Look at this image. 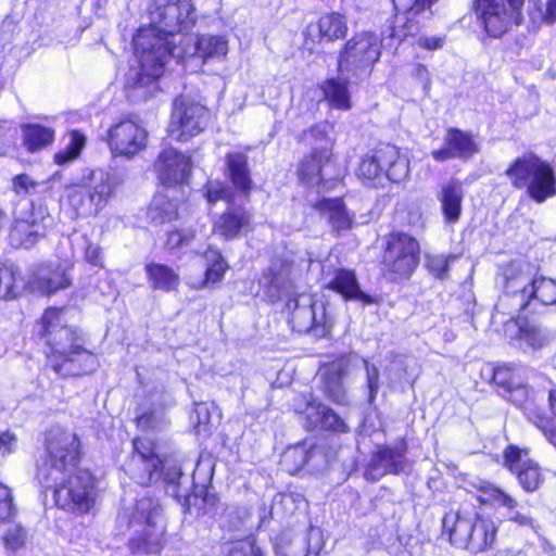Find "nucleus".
Instances as JSON below:
<instances>
[{"mask_svg": "<svg viewBox=\"0 0 556 556\" xmlns=\"http://www.w3.org/2000/svg\"><path fill=\"white\" fill-rule=\"evenodd\" d=\"M254 230L253 213L244 204L229 203L212 223V235L225 242L237 240Z\"/></svg>", "mask_w": 556, "mask_h": 556, "instance_id": "4be33fe9", "label": "nucleus"}, {"mask_svg": "<svg viewBox=\"0 0 556 556\" xmlns=\"http://www.w3.org/2000/svg\"><path fill=\"white\" fill-rule=\"evenodd\" d=\"M289 311L288 323L293 332L312 334L316 339L328 338L333 327V318L328 314L326 305L316 302L300 304V294H294L286 301Z\"/></svg>", "mask_w": 556, "mask_h": 556, "instance_id": "f8f14e48", "label": "nucleus"}, {"mask_svg": "<svg viewBox=\"0 0 556 556\" xmlns=\"http://www.w3.org/2000/svg\"><path fill=\"white\" fill-rule=\"evenodd\" d=\"M311 207L326 214L329 225L337 232L350 230L354 225V215L348 210L343 197L318 198Z\"/></svg>", "mask_w": 556, "mask_h": 556, "instance_id": "c756f323", "label": "nucleus"}, {"mask_svg": "<svg viewBox=\"0 0 556 556\" xmlns=\"http://www.w3.org/2000/svg\"><path fill=\"white\" fill-rule=\"evenodd\" d=\"M504 174L510 185L534 204H543L556 197V170L552 163L535 152L516 156Z\"/></svg>", "mask_w": 556, "mask_h": 556, "instance_id": "423d86ee", "label": "nucleus"}, {"mask_svg": "<svg viewBox=\"0 0 556 556\" xmlns=\"http://www.w3.org/2000/svg\"><path fill=\"white\" fill-rule=\"evenodd\" d=\"M325 288L339 294L345 302L358 301L363 305L379 304L378 296L367 294L361 289L355 271L350 268H336Z\"/></svg>", "mask_w": 556, "mask_h": 556, "instance_id": "bb28decb", "label": "nucleus"}, {"mask_svg": "<svg viewBox=\"0 0 556 556\" xmlns=\"http://www.w3.org/2000/svg\"><path fill=\"white\" fill-rule=\"evenodd\" d=\"M162 418H159L154 410L148 409L134 418V424L143 433L156 432L160 429Z\"/></svg>", "mask_w": 556, "mask_h": 556, "instance_id": "4d7b16f0", "label": "nucleus"}, {"mask_svg": "<svg viewBox=\"0 0 556 556\" xmlns=\"http://www.w3.org/2000/svg\"><path fill=\"white\" fill-rule=\"evenodd\" d=\"M2 541H3L4 548L8 552L16 553L26 546L27 531L25 530L24 527H22L21 525H17L14 528L10 529L2 536Z\"/></svg>", "mask_w": 556, "mask_h": 556, "instance_id": "6e6d98bb", "label": "nucleus"}, {"mask_svg": "<svg viewBox=\"0 0 556 556\" xmlns=\"http://www.w3.org/2000/svg\"><path fill=\"white\" fill-rule=\"evenodd\" d=\"M225 556H266L254 535H245L228 542Z\"/></svg>", "mask_w": 556, "mask_h": 556, "instance_id": "3c124183", "label": "nucleus"}, {"mask_svg": "<svg viewBox=\"0 0 556 556\" xmlns=\"http://www.w3.org/2000/svg\"><path fill=\"white\" fill-rule=\"evenodd\" d=\"M316 445L299 442L287 446L280 455L279 467L289 476H296L311 463Z\"/></svg>", "mask_w": 556, "mask_h": 556, "instance_id": "4c0bfd02", "label": "nucleus"}, {"mask_svg": "<svg viewBox=\"0 0 556 556\" xmlns=\"http://www.w3.org/2000/svg\"><path fill=\"white\" fill-rule=\"evenodd\" d=\"M197 231L193 228L173 227L168 229L163 239V248L167 252H175L192 245Z\"/></svg>", "mask_w": 556, "mask_h": 556, "instance_id": "de8ad7c7", "label": "nucleus"}, {"mask_svg": "<svg viewBox=\"0 0 556 556\" xmlns=\"http://www.w3.org/2000/svg\"><path fill=\"white\" fill-rule=\"evenodd\" d=\"M476 500L482 506H497L513 511L518 507V502L504 489L489 480H480L475 484Z\"/></svg>", "mask_w": 556, "mask_h": 556, "instance_id": "ea45409f", "label": "nucleus"}, {"mask_svg": "<svg viewBox=\"0 0 556 556\" xmlns=\"http://www.w3.org/2000/svg\"><path fill=\"white\" fill-rule=\"evenodd\" d=\"M226 175L233 189L243 198L249 199L254 190V182L249 165V157L244 152H227L225 155Z\"/></svg>", "mask_w": 556, "mask_h": 556, "instance_id": "c85d7f7f", "label": "nucleus"}, {"mask_svg": "<svg viewBox=\"0 0 556 556\" xmlns=\"http://www.w3.org/2000/svg\"><path fill=\"white\" fill-rule=\"evenodd\" d=\"M296 141L309 147L294 164L299 186L306 190L329 192L343 184V176L332 174L339 169V157L329 122L314 123L296 136Z\"/></svg>", "mask_w": 556, "mask_h": 556, "instance_id": "20e7f679", "label": "nucleus"}, {"mask_svg": "<svg viewBox=\"0 0 556 556\" xmlns=\"http://www.w3.org/2000/svg\"><path fill=\"white\" fill-rule=\"evenodd\" d=\"M42 455L36 462V478L48 481L52 473L65 476L52 488L55 508L74 515L90 514L101 492V478L88 467L80 468L85 457L80 437L66 427H51L42 434Z\"/></svg>", "mask_w": 556, "mask_h": 556, "instance_id": "f257e3e1", "label": "nucleus"}, {"mask_svg": "<svg viewBox=\"0 0 556 556\" xmlns=\"http://www.w3.org/2000/svg\"><path fill=\"white\" fill-rule=\"evenodd\" d=\"M195 48L203 58L224 56L228 51V41L223 36L202 35Z\"/></svg>", "mask_w": 556, "mask_h": 556, "instance_id": "09e8293b", "label": "nucleus"}, {"mask_svg": "<svg viewBox=\"0 0 556 556\" xmlns=\"http://www.w3.org/2000/svg\"><path fill=\"white\" fill-rule=\"evenodd\" d=\"M419 240L403 230H392L383 237L377 267L382 279L393 285L408 282L419 268Z\"/></svg>", "mask_w": 556, "mask_h": 556, "instance_id": "0eeeda50", "label": "nucleus"}, {"mask_svg": "<svg viewBox=\"0 0 556 556\" xmlns=\"http://www.w3.org/2000/svg\"><path fill=\"white\" fill-rule=\"evenodd\" d=\"M280 271L274 268H267L263 271V276L267 280L266 289H275L276 291H280L282 285L280 282Z\"/></svg>", "mask_w": 556, "mask_h": 556, "instance_id": "e2e57ef3", "label": "nucleus"}, {"mask_svg": "<svg viewBox=\"0 0 556 556\" xmlns=\"http://www.w3.org/2000/svg\"><path fill=\"white\" fill-rule=\"evenodd\" d=\"M114 194L113 181L104 177L89 184L68 186L66 202L77 216L96 217L108 207Z\"/></svg>", "mask_w": 556, "mask_h": 556, "instance_id": "ddd939ff", "label": "nucleus"}, {"mask_svg": "<svg viewBox=\"0 0 556 556\" xmlns=\"http://www.w3.org/2000/svg\"><path fill=\"white\" fill-rule=\"evenodd\" d=\"M498 532V523L485 513L470 515L460 509H448L441 518L440 538L472 554L492 551L496 546Z\"/></svg>", "mask_w": 556, "mask_h": 556, "instance_id": "39448f33", "label": "nucleus"}, {"mask_svg": "<svg viewBox=\"0 0 556 556\" xmlns=\"http://www.w3.org/2000/svg\"><path fill=\"white\" fill-rule=\"evenodd\" d=\"M15 515L12 490L0 481V522L10 521Z\"/></svg>", "mask_w": 556, "mask_h": 556, "instance_id": "13d9d810", "label": "nucleus"}, {"mask_svg": "<svg viewBox=\"0 0 556 556\" xmlns=\"http://www.w3.org/2000/svg\"><path fill=\"white\" fill-rule=\"evenodd\" d=\"M67 146L53 154L55 164L62 166L79 157L86 147L87 138L79 129H71L67 131Z\"/></svg>", "mask_w": 556, "mask_h": 556, "instance_id": "c03bdc74", "label": "nucleus"}, {"mask_svg": "<svg viewBox=\"0 0 556 556\" xmlns=\"http://www.w3.org/2000/svg\"><path fill=\"white\" fill-rule=\"evenodd\" d=\"M477 136L469 130L450 126L445 128L443 143L431 151L432 159L438 163L450 160L468 162L480 153Z\"/></svg>", "mask_w": 556, "mask_h": 556, "instance_id": "aec40b11", "label": "nucleus"}, {"mask_svg": "<svg viewBox=\"0 0 556 556\" xmlns=\"http://www.w3.org/2000/svg\"><path fill=\"white\" fill-rule=\"evenodd\" d=\"M157 179L165 189L181 191L189 184L192 163L191 157L176 149L161 151L156 160Z\"/></svg>", "mask_w": 556, "mask_h": 556, "instance_id": "b1692460", "label": "nucleus"}, {"mask_svg": "<svg viewBox=\"0 0 556 556\" xmlns=\"http://www.w3.org/2000/svg\"><path fill=\"white\" fill-rule=\"evenodd\" d=\"M128 526L135 528L127 542L132 555H159L168 543L166 523L162 520V506L157 498L137 500Z\"/></svg>", "mask_w": 556, "mask_h": 556, "instance_id": "1a4fd4ad", "label": "nucleus"}, {"mask_svg": "<svg viewBox=\"0 0 556 556\" xmlns=\"http://www.w3.org/2000/svg\"><path fill=\"white\" fill-rule=\"evenodd\" d=\"M83 258L92 267L104 268V257L102 248L96 243L88 242L83 251Z\"/></svg>", "mask_w": 556, "mask_h": 556, "instance_id": "bf43d9fd", "label": "nucleus"}, {"mask_svg": "<svg viewBox=\"0 0 556 556\" xmlns=\"http://www.w3.org/2000/svg\"><path fill=\"white\" fill-rule=\"evenodd\" d=\"M532 312L519 305L517 314L511 318L517 326L515 339L532 349H540L548 342L545 330L531 318Z\"/></svg>", "mask_w": 556, "mask_h": 556, "instance_id": "f704fd0d", "label": "nucleus"}, {"mask_svg": "<svg viewBox=\"0 0 556 556\" xmlns=\"http://www.w3.org/2000/svg\"><path fill=\"white\" fill-rule=\"evenodd\" d=\"M46 236L42 219L34 213L24 214L14 219L9 232L10 244L15 249H31Z\"/></svg>", "mask_w": 556, "mask_h": 556, "instance_id": "cd10ccee", "label": "nucleus"}, {"mask_svg": "<svg viewBox=\"0 0 556 556\" xmlns=\"http://www.w3.org/2000/svg\"><path fill=\"white\" fill-rule=\"evenodd\" d=\"M218 502L219 497L211 481L206 484L193 482L184 500V513L202 517L216 509Z\"/></svg>", "mask_w": 556, "mask_h": 556, "instance_id": "72a5a7b5", "label": "nucleus"}, {"mask_svg": "<svg viewBox=\"0 0 556 556\" xmlns=\"http://www.w3.org/2000/svg\"><path fill=\"white\" fill-rule=\"evenodd\" d=\"M350 369L348 354L336 355L332 359L319 364L316 376L320 380V390L325 397L337 405L348 403L344 378Z\"/></svg>", "mask_w": 556, "mask_h": 556, "instance_id": "5701e85b", "label": "nucleus"}, {"mask_svg": "<svg viewBox=\"0 0 556 556\" xmlns=\"http://www.w3.org/2000/svg\"><path fill=\"white\" fill-rule=\"evenodd\" d=\"M212 404L203 401L193 403L189 420L195 434L207 437L212 433Z\"/></svg>", "mask_w": 556, "mask_h": 556, "instance_id": "49530a36", "label": "nucleus"}, {"mask_svg": "<svg viewBox=\"0 0 556 556\" xmlns=\"http://www.w3.org/2000/svg\"><path fill=\"white\" fill-rule=\"evenodd\" d=\"M408 451L405 438L396 440L394 445H378L370 455L364 471V477L368 481H378L388 475L399 476L405 472L409 467L406 457Z\"/></svg>", "mask_w": 556, "mask_h": 556, "instance_id": "a211bd4d", "label": "nucleus"}, {"mask_svg": "<svg viewBox=\"0 0 556 556\" xmlns=\"http://www.w3.org/2000/svg\"><path fill=\"white\" fill-rule=\"evenodd\" d=\"M530 447H520L516 444H508L502 452L503 466L517 480L518 485L525 493L540 491L546 481L545 469L533 458H530Z\"/></svg>", "mask_w": 556, "mask_h": 556, "instance_id": "2eb2a0df", "label": "nucleus"}, {"mask_svg": "<svg viewBox=\"0 0 556 556\" xmlns=\"http://www.w3.org/2000/svg\"><path fill=\"white\" fill-rule=\"evenodd\" d=\"M366 384L369 390L368 402L372 403L377 397L379 388V372L376 368H374L372 372L367 376Z\"/></svg>", "mask_w": 556, "mask_h": 556, "instance_id": "0e129e2a", "label": "nucleus"}, {"mask_svg": "<svg viewBox=\"0 0 556 556\" xmlns=\"http://www.w3.org/2000/svg\"><path fill=\"white\" fill-rule=\"evenodd\" d=\"M202 195L211 205L220 200H224L227 205L235 202L233 194L228 192L227 186L220 180H207L202 187Z\"/></svg>", "mask_w": 556, "mask_h": 556, "instance_id": "5fc2aeb1", "label": "nucleus"}, {"mask_svg": "<svg viewBox=\"0 0 556 556\" xmlns=\"http://www.w3.org/2000/svg\"><path fill=\"white\" fill-rule=\"evenodd\" d=\"M438 0H393L394 8H408L410 13H417L418 15L437 2Z\"/></svg>", "mask_w": 556, "mask_h": 556, "instance_id": "052dcab7", "label": "nucleus"}, {"mask_svg": "<svg viewBox=\"0 0 556 556\" xmlns=\"http://www.w3.org/2000/svg\"><path fill=\"white\" fill-rule=\"evenodd\" d=\"M191 202L189 191L181 188V191L165 189L153 195L147 206V217L153 225H164L179 220L182 213H189Z\"/></svg>", "mask_w": 556, "mask_h": 556, "instance_id": "412c9836", "label": "nucleus"}, {"mask_svg": "<svg viewBox=\"0 0 556 556\" xmlns=\"http://www.w3.org/2000/svg\"><path fill=\"white\" fill-rule=\"evenodd\" d=\"M317 30L321 40L333 41L343 38L348 31L346 20L343 15L332 12L323 15L316 25L307 27V34Z\"/></svg>", "mask_w": 556, "mask_h": 556, "instance_id": "37998d69", "label": "nucleus"}, {"mask_svg": "<svg viewBox=\"0 0 556 556\" xmlns=\"http://www.w3.org/2000/svg\"><path fill=\"white\" fill-rule=\"evenodd\" d=\"M509 521L517 523L518 526H532L533 519L525 514L521 513H515L509 517Z\"/></svg>", "mask_w": 556, "mask_h": 556, "instance_id": "774afa93", "label": "nucleus"}, {"mask_svg": "<svg viewBox=\"0 0 556 556\" xmlns=\"http://www.w3.org/2000/svg\"><path fill=\"white\" fill-rule=\"evenodd\" d=\"M202 256L206 258V263L200 287H212L220 283L230 268L223 252L217 247L210 244Z\"/></svg>", "mask_w": 556, "mask_h": 556, "instance_id": "79ce46f5", "label": "nucleus"}, {"mask_svg": "<svg viewBox=\"0 0 556 556\" xmlns=\"http://www.w3.org/2000/svg\"><path fill=\"white\" fill-rule=\"evenodd\" d=\"M55 130L39 123L22 125V141L28 153H37L54 143Z\"/></svg>", "mask_w": 556, "mask_h": 556, "instance_id": "a19ab883", "label": "nucleus"}, {"mask_svg": "<svg viewBox=\"0 0 556 556\" xmlns=\"http://www.w3.org/2000/svg\"><path fill=\"white\" fill-rule=\"evenodd\" d=\"M455 260L453 254H428L425 261L426 270L438 280H445L448 276L450 264Z\"/></svg>", "mask_w": 556, "mask_h": 556, "instance_id": "864d4df0", "label": "nucleus"}, {"mask_svg": "<svg viewBox=\"0 0 556 556\" xmlns=\"http://www.w3.org/2000/svg\"><path fill=\"white\" fill-rule=\"evenodd\" d=\"M350 87V79L341 76L326 78L318 84L321 100L328 108L343 112L350 111L353 106Z\"/></svg>", "mask_w": 556, "mask_h": 556, "instance_id": "473e14b6", "label": "nucleus"}, {"mask_svg": "<svg viewBox=\"0 0 556 556\" xmlns=\"http://www.w3.org/2000/svg\"><path fill=\"white\" fill-rule=\"evenodd\" d=\"M526 283V275L520 266L509 263L503 268V288L506 296L521 295V287Z\"/></svg>", "mask_w": 556, "mask_h": 556, "instance_id": "603ef678", "label": "nucleus"}, {"mask_svg": "<svg viewBox=\"0 0 556 556\" xmlns=\"http://www.w3.org/2000/svg\"><path fill=\"white\" fill-rule=\"evenodd\" d=\"M23 278L14 265L0 264V299L12 300L21 294Z\"/></svg>", "mask_w": 556, "mask_h": 556, "instance_id": "a18cd8bd", "label": "nucleus"}, {"mask_svg": "<svg viewBox=\"0 0 556 556\" xmlns=\"http://www.w3.org/2000/svg\"><path fill=\"white\" fill-rule=\"evenodd\" d=\"M522 308H529L532 301L541 305H556V280L543 275H535L521 287Z\"/></svg>", "mask_w": 556, "mask_h": 556, "instance_id": "2f4dec72", "label": "nucleus"}, {"mask_svg": "<svg viewBox=\"0 0 556 556\" xmlns=\"http://www.w3.org/2000/svg\"><path fill=\"white\" fill-rule=\"evenodd\" d=\"M528 15L533 26L541 23L556 22V0H547L545 5L540 0H529Z\"/></svg>", "mask_w": 556, "mask_h": 556, "instance_id": "8fccbe9b", "label": "nucleus"}, {"mask_svg": "<svg viewBox=\"0 0 556 556\" xmlns=\"http://www.w3.org/2000/svg\"><path fill=\"white\" fill-rule=\"evenodd\" d=\"M150 16L151 27L141 28L134 38L135 54L141 70L163 67L174 51L168 38L191 29L197 22L191 0H154Z\"/></svg>", "mask_w": 556, "mask_h": 556, "instance_id": "7ed1b4c3", "label": "nucleus"}, {"mask_svg": "<svg viewBox=\"0 0 556 556\" xmlns=\"http://www.w3.org/2000/svg\"><path fill=\"white\" fill-rule=\"evenodd\" d=\"M37 182L34 181L27 174H17L12 179V189L16 193H28L30 189H35Z\"/></svg>", "mask_w": 556, "mask_h": 556, "instance_id": "680f3d73", "label": "nucleus"}, {"mask_svg": "<svg viewBox=\"0 0 556 556\" xmlns=\"http://www.w3.org/2000/svg\"><path fill=\"white\" fill-rule=\"evenodd\" d=\"M66 306H48L36 320V336L43 342V367L59 379H79L99 367L97 353L87 348L86 333L64 321Z\"/></svg>", "mask_w": 556, "mask_h": 556, "instance_id": "f03ea898", "label": "nucleus"}, {"mask_svg": "<svg viewBox=\"0 0 556 556\" xmlns=\"http://www.w3.org/2000/svg\"><path fill=\"white\" fill-rule=\"evenodd\" d=\"M210 117L206 105L179 94L173 102L168 135L178 142H188L205 129Z\"/></svg>", "mask_w": 556, "mask_h": 556, "instance_id": "9b49d317", "label": "nucleus"}, {"mask_svg": "<svg viewBox=\"0 0 556 556\" xmlns=\"http://www.w3.org/2000/svg\"><path fill=\"white\" fill-rule=\"evenodd\" d=\"M380 48L378 37L368 31L355 34L346 43L339 56L340 67L366 68L379 60Z\"/></svg>", "mask_w": 556, "mask_h": 556, "instance_id": "393cba45", "label": "nucleus"}, {"mask_svg": "<svg viewBox=\"0 0 556 556\" xmlns=\"http://www.w3.org/2000/svg\"><path fill=\"white\" fill-rule=\"evenodd\" d=\"M523 0H476V12L481 16L486 33L500 37L511 23H522Z\"/></svg>", "mask_w": 556, "mask_h": 556, "instance_id": "6ab92c4d", "label": "nucleus"}, {"mask_svg": "<svg viewBox=\"0 0 556 556\" xmlns=\"http://www.w3.org/2000/svg\"><path fill=\"white\" fill-rule=\"evenodd\" d=\"M409 161L399 147L390 142H378L362 154L354 175L363 186L380 188L386 182L401 184L409 177Z\"/></svg>", "mask_w": 556, "mask_h": 556, "instance_id": "6e6552de", "label": "nucleus"}, {"mask_svg": "<svg viewBox=\"0 0 556 556\" xmlns=\"http://www.w3.org/2000/svg\"><path fill=\"white\" fill-rule=\"evenodd\" d=\"M28 283L49 296L71 287L72 280L60 265L54 266L50 262H42L31 268Z\"/></svg>", "mask_w": 556, "mask_h": 556, "instance_id": "a878e982", "label": "nucleus"}, {"mask_svg": "<svg viewBox=\"0 0 556 556\" xmlns=\"http://www.w3.org/2000/svg\"><path fill=\"white\" fill-rule=\"evenodd\" d=\"M16 442V435L11 431L0 432V453L8 455L12 452V446Z\"/></svg>", "mask_w": 556, "mask_h": 556, "instance_id": "69168bd1", "label": "nucleus"}, {"mask_svg": "<svg viewBox=\"0 0 556 556\" xmlns=\"http://www.w3.org/2000/svg\"><path fill=\"white\" fill-rule=\"evenodd\" d=\"M148 131L138 117L125 115L106 130L105 141L115 156L132 159L146 150Z\"/></svg>", "mask_w": 556, "mask_h": 556, "instance_id": "4468645a", "label": "nucleus"}, {"mask_svg": "<svg viewBox=\"0 0 556 556\" xmlns=\"http://www.w3.org/2000/svg\"><path fill=\"white\" fill-rule=\"evenodd\" d=\"M547 407L551 415L543 409H534L529 413L528 420L556 451V386L547 392Z\"/></svg>", "mask_w": 556, "mask_h": 556, "instance_id": "58836bf2", "label": "nucleus"}, {"mask_svg": "<svg viewBox=\"0 0 556 556\" xmlns=\"http://www.w3.org/2000/svg\"><path fill=\"white\" fill-rule=\"evenodd\" d=\"M294 412L307 431L321 429L336 434L350 432L348 422L331 407L321 403L312 393H300L295 399Z\"/></svg>", "mask_w": 556, "mask_h": 556, "instance_id": "dca6fc26", "label": "nucleus"}, {"mask_svg": "<svg viewBox=\"0 0 556 556\" xmlns=\"http://www.w3.org/2000/svg\"><path fill=\"white\" fill-rule=\"evenodd\" d=\"M489 383L508 403L526 409L533 403V390L522 380L518 367L513 363L491 364Z\"/></svg>", "mask_w": 556, "mask_h": 556, "instance_id": "f3484780", "label": "nucleus"}, {"mask_svg": "<svg viewBox=\"0 0 556 556\" xmlns=\"http://www.w3.org/2000/svg\"><path fill=\"white\" fill-rule=\"evenodd\" d=\"M148 283L153 291L175 292L180 286L179 274L169 265L150 261L144 264Z\"/></svg>", "mask_w": 556, "mask_h": 556, "instance_id": "c9c22d12", "label": "nucleus"}, {"mask_svg": "<svg viewBox=\"0 0 556 556\" xmlns=\"http://www.w3.org/2000/svg\"><path fill=\"white\" fill-rule=\"evenodd\" d=\"M164 469L161 442L148 435H135L127 463L128 477L139 486L150 488L157 483Z\"/></svg>", "mask_w": 556, "mask_h": 556, "instance_id": "9d476101", "label": "nucleus"}, {"mask_svg": "<svg viewBox=\"0 0 556 556\" xmlns=\"http://www.w3.org/2000/svg\"><path fill=\"white\" fill-rule=\"evenodd\" d=\"M438 201L444 224H456L463 214L464 190L463 182L452 178L441 185Z\"/></svg>", "mask_w": 556, "mask_h": 556, "instance_id": "7c9ffc66", "label": "nucleus"}, {"mask_svg": "<svg viewBox=\"0 0 556 556\" xmlns=\"http://www.w3.org/2000/svg\"><path fill=\"white\" fill-rule=\"evenodd\" d=\"M442 37H424L419 39V43L427 49H438L442 46Z\"/></svg>", "mask_w": 556, "mask_h": 556, "instance_id": "338daca9", "label": "nucleus"}, {"mask_svg": "<svg viewBox=\"0 0 556 556\" xmlns=\"http://www.w3.org/2000/svg\"><path fill=\"white\" fill-rule=\"evenodd\" d=\"M397 12L382 30V40L390 39L394 43L402 42L406 37L415 35L420 28V21L417 20V13H410L408 8H399Z\"/></svg>", "mask_w": 556, "mask_h": 556, "instance_id": "e433bc0d", "label": "nucleus"}]
</instances>
